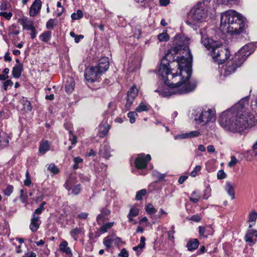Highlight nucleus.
<instances>
[{
    "instance_id": "nucleus-4",
    "label": "nucleus",
    "mask_w": 257,
    "mask_h": 257,
    "mask_svg": "<svg viewBox=\"0 0 257 257\" xmlns=\"http://www.w3.org/2000/svg\"><path fill=\"white\" fill-rule=\"evenodd\" d=\"M245 22L246 19L240 14L229 10L221 14L220 29L231 35L240 34L244 30Z\"/></svg>"
},
{
    "instance_id": "nucleus-24",
    "label": "nucleus",
    "mask_w": 257,
    "mask_h": 257,
    "mask_svg": "<svg viewBox=\"0 0 257 257\" xmlns=\"http://www.w3.org/2000/svg\"><path fill=\"white\" fill-rule=\"evenodd\" d=\"M59 250L68 255H72L71 250L70 248L68 246V242L66 240L62 241L60 244Z\"/></svg>"
},
{
    "instance_id": "nucleus-5",
    "label": "nucleus",
    "mask_w": 257,
    "mask_h": 257,
    "mask_svg": "<svg viewBox=\"0 0 257 257\" xmlns=\"http://www.w3.org/2000/svg\"><path fill=\"white\" fill-rule=\"evenodd\" d=\"M191 19L193 22L201 23L207 21L209 16V11L205 3L197 4L192 9Z\"/></svg>"
},
{
    "instance_id": "nucleus-22",
    "label": "nucleus",
    "mask_w": 257,
    "mask_h": 257,
    "mask_svg": "<svg viewBox=\"0 0 257 257\" xmlns=\"http://www.w3.org/2000/svg\"><path fill=\"white\" fill-rule=\"evenodd\" d=\"M110 129V126L107 123H104L99 125L98 127V132L99 133V137L103 138L106 135Z\"/></svg>"
},
{
    "instance_id": "nucleus-6",
    "label": "nucleus",
    "mask_w": 257,
    "mask_h": 257,
    "mask_svg": "<svg viewBox=\"0 0 257 257\" xmlns=\"http://www.w3.org/2000/svg\"><path fill=\"white\" fill-rule=\"evenodd\" d=\"M213 60L218 64H221L228 58L230 52L228 49L220 43L218 46L215 47L211 52Z\"/></svg>"
},
{
    "instance_id": "nucleus-30",
    "label": "nucleus",
    "mask_w": 257,
    "mask_h": 257,
    "mask_svg": "<svg viewBox=\"0 0 257 257\" xmlns=\"http://www.w3.org/2000/svg\"><path fill=\"white\" fill-rule=\"evenodd\" d=\"M257 218V213L254 211L250 212L248 216L249 227L251 228L254 224Z\"/></svg>"
},
{
    "instance_id": "nucleus-14",
    "label": "nucleus",
    "mask_w": 257,
    "mask_h": 257,
    "mask_svg": "<svg viewBox=\"0 0 257 257\" xmlns=\"http://www.w3.org/2000/svg\"><path fill=\"white\" fill-rule=\"evenodd\" d=\"M201 43L207 49H211V50L215 47L218 46L220 45V42L215 41L211 39H209L207 36H203L202 37Z\"/></svg>"
},
{
    "instance_id": "nucleus-51",
    "label": "nucleus",
    "mask_w": 257,
    "mask_h": 257,
    "mask_svg": "<svg viewBox=\"0 0 257 257\" xmlns=\"http://www.w3.org/2000/svg\"><path fill=\"white\" fill-rule=\"evenodd\" d=\"M23 105L25 109L28 111H31L32 110V106L30 102L27 100H25L23 101Z\"/></svg>"
},
{
    "instance_id": "nucleus-29",
    "label": "nucleus",
    "mask_w": 257,
    "mask_h": 257,
    "mask_svg": "<svg viewBox=\"0 0 257 257\" xmlns=\"http://www.w3.org/2000/svg\"><path fill=\"white\" fill-rule=\"evenodd\" d=\"M75 82L72 78H69L67 80L65 86V89L67 92L71 93L74 90L75 87Z\"/></svg>"
},
{
    "instance_id": "nucleus-45",
    "label": "nucleus",
    "mask_w": 257,
    "mask_h": 257,
    "mask_svg": "<svg viewBox=\"0 0 257 257\" xmlns=\"http://www.w3.org/2000/svg\"><path fill=\"white\" fill-rule=\"evenodd\" d=\"M147 194L146 189H142L137 192L136 195V199L137 200H141L142 197Z\"/></svg>"
},
{
    "instance_id": "nucleus-31",
    "label": "nucleus",
    "mask_w": 257,
    "mask_h": 257,
    "mask_svg": "<svg viewBox=\"0 0 257 257\" xmlns=\"http://www.w3.org/2000/svg\"><path fill=\"white\" fill-rule=\"evenodd\" d=\"M81 233H83V229L81 228H75L70 231V234L75 240L78 239L77 235Z\"/></svg>"
},
{
    "instance_id": "nucleus-63",
    "label": "nucleus",
    "mask_w": 257,
    "mask_h": 257,
    "mask_svg": "<svg viewBox=\"0 0 257 257\" xmlns=\"http://www.w3.org/2000/svg\"><path fill=\"white\" fill-rule=\"evenodd\" d=\"M200 135V132L198 131H192L189 133V138L196 137Z\"/></svg>"
},
{
    "instance_id": "nucleus-39",
    "label": "nucleus",
    "mask_w": 257,
    "mask_h": 257,
    "mask_svg": "<svg viewBox=\"0 0 257 257\" xmlns=\"http://www.w3.org/2000/svg\"><path fill=\"white\" fill-rule=\"evenodd\" d=\"M113 225V222H109L107 223H105L103 224L102 226H101L99 230L100 232L102 233H105L107 231V230L110 228Z\"/></svg>"
},
{
    "instance_id": "nucleus-16",
    "label": "nucleus",
    "mask_w": 257,
    "mask_h": 257,
    "mask_svg": "<svg viewBox=\"0 0 257 257\" xmlns=\"http://www.w3.org/2000/svg\"><path fill=\"white\" fill-rule=\"evenodd\" d=\"M42 7V2L41 0H35L29 10V15L30 17H35L40 11Z\"/></svg>"
},
{
    "instance_id": "nucleus-54",
    "label": "nucleus",
    "mask_w": 257,
    "mask_h": 257,
    "mask_svg": "<svg viewBox=\"0 0 257 257\" xmlns=\"http://www.w3.org/2000/svg\"><path fill=\"white\" fill-rule=\"evenodd\" d=\"M20 200L23 203H26L28 201V197L27 195H24V190H21L20 191Z\"/></svg>"
},
{
    "instance_id": "nucleus-49",
    "label": "nucleus",
    "mask_w": 257,
    "mask_h": 257,
    "mask_svg": "<svg viewBox=\"0 0 257 257\" xmlns=\"http://www.w3.org/2000/svg\"><path fill=\"white\" fill-rule=\"evenodd\" d=\"M226 177H227V175L223 170H220L217 172V178L218 179H219V180L223 179L226 178Z\"/></svg>"
},
{
    "instance_id": "nucleus-60",
    "label": "nucleus",
    "mask_w": 257,
    "mask_h": 257,
    "mask_svg": "<svg viewBox=\"0 0 257 257\" xmlns=\"http://www.w3.org/2000/svg\"><path fill=\"white\" fill-rule=\"evenodd\" d=\"M201 217L198 214H195L192 215L190 218V220H192L195 222H199L201 220Z\"/></svg>"
},
{
    "instance_id": "nucleus-55",
    "label": "nucleus",
    "mask_w": 257,
    "mask_h": 257,
    "mask_svg": "<svg viewBox=\"0 0 257 257\" xmlns=\"http://www.w3.org/2000/svg\"><path fill=\"white\" fill-rule=\"evenodd\" d=\"M13 85V82L11 80H8L4 83L3 88L6 91L8 89V87H12Z\"/></svg>"
},
{
    "instance_id": "nucleus-34",
    "label": "nucleus",
    "mask_w": 257,
    "mask_h": 257,
    "mask_svg": "<svg viewBox=\"0 0 257 257\" xmlns=\"http://www.w3.org/2000/svg\"><path fill=\"white\" fill-rule=\"evenodd\" d=\"M46 204V202L43 201L39 206V207L37 208L33 215H35V217H40L39 215L41 214L42 212L45 210L44 205Z\"/></svg>"
},
{
    "instance_id": "nucleus-12",
    "label": "nucleus",
    "mask_w": 257,
    "mask_h": 257,
    "mask_svg": "<svg viewBox=\"0 0 257 257\" xmlns=\"http://www.w3.org/2000/svg\"><path fill=\"white\" fill-rule=\"evenodd\" d=\"M151 157L148 154L145 156L144 154H140L135 160V166L137 169H142L145 168L149 161L151 160Z\"/></svg>"
},
{
    "instance_id": "nucleus-41",
    "label": "nucleus",
    "mask_w": 257,
    "mask_h": 257,
    "mask_svg": "<svg viewBox=\"0 0 257 257\" xmlns=\"http://www.w3.org/2000/svg\"><path fill=\"white\" fill-rule=\"evenodd\" d=\"M140 210L136 205L132 207L129 211L128 215L133 217L137 216L139 213Z\"/></svg>"
},
{
    "instance_id": "nucleus-43",
    "label": "nucleus",
    "mask_w": 257,
    "mask_h": 257,
    "mask_svg": "<svg viewBox=\"0 0 257 257\" xmlns=\"http://www.w3.org/2000/svg\"><path fill=\"white\" fill-rule=\"evenodd\" d=\"M48 170L53 174H57L59 172V169L54 164H51L48 167Z\"/></svg>"
},
{
    "instance_id": "nucleus-53",
    "label": "nucleus",
    "mask_w": 257,
    "mask_h": 257,
    "mask_svg": "<svg viewBox=\"0 0 257 257\" xmlns=\"http://www.w3.org/2000/svg\"><path fill=\"white\" fill-rule=\"evenodd\" d=\"M0 16L4 17L6 19L9 20L11 19L13 14L11 12H1Z\"/></svg>"
},
{
    "instance_id": "nucleus-47",
    "label": "nucleus",
    "mask_w": 257,
    "mask_h": 257,
    "mask_svg": "<svg viewBox=\"0 0 257 257\" xmlns=\"http://www.w3.org/2000/svg\"><path fill=\"white\" fill-rule=\"evenodd\" d=\"M201 166L198 165L196 166L193 169L192 171L190 173V176L192 177H195L197 174L201 170Z\"/></svg>"
},
{
    "instance_id": "nucleus-33",
    "label": "nucleus",
    "mask_w": 257,
    "mask_h": 257,
    "mask_svg": "<svg viewBox=\"0 0 257 257\" xmlns=\"http://www.w3.org/2000/svg\"><path fill=\"white\" fill-rule=\"evenodd\" d=\"M103 243L107 249H109L111 247L112 244L113 243L112 237L111 235H108L105 237L103 240Z\"/></svg>"
},
{
    "instance_id": "nucleus-32",
    "label": "nucleus",
    "mask_w": 257,
    "mask_h": 257,
    "mask_svg": "<svg viewBox=\"0 0 257 257\" xmlns=\"http://www.w3.org/2000/svg\"><path fill=\"white\" fill-rule=\"evenodd\" d=\"M150 106L146 103L141 102L139 106L136 108V111L137 112H141L143 111H147L149 110Z\"/></svg>"
},
{
    "instance_id": "nucleus-42",
    "label": "nucleus",
    "mask_w": 257,
    "mask_h": 257,
    "mask_svg": "<svg viewBox=\"0 0 257 257\" xmlns=\"http://www.w3.org/2000/svg\"><path fill=\"white\" fill-rule=\"evenodd\" d=\"M200 198V195L197 193L196 191H194L192 192L190 197V200L193 203H197L199 200Z\"/></svg>"
},
{
    "instance_id": "nucleus-58",
    "label": "nucleus",
    "mask_w": 257,
    "mask_h": 257,
    "mask_svg": "<svg viewBox=\"0 0 257 257\" xmlns=\"http://www.w3.org/2000/svg\"><path fill=\"white\" fill-rule=\"evenodd\" d=\"M153 175L154 176H156L158 178L159 180H163L164 179L165 177V174H160L157 171H154L153 172Z\"/></svg>"
},
{
    "instance_id": "nucleus-46",
    "label": "nucleus",
    "mask_w": 257,
    "mask_h": 257,
    "mask_svg": "<svg viewBox=\"0 0 257 257\" xmlns=\"http://www.w3.org/2000/svg\"><path fill=\"white\" fill-rule=\"evenodd\" d=\"M108 219L107 217L103 213H101L97 216V221L99 224H102L104 222Z\"/></svg>"
},
{
    "instance_id": "nucleus-36",
    "label": "nucleus",
    "mask_w": 257,
    "mask_h": 257,
    "mask_svg": "<svg viewBox=\"0 0 257 257\" xmlns=\"http://www.w3.org/2000/svg\"><path fill=\"white\" fill-rule=\"evenodd\" d=\"M145 237L142 236L140 239V243L137 246L133 247V250L135 251H138L139 249L141 250L144 248L145 246Z\"/></svg>"
},
{
    "instance_id": "nucleus-1",
    "label": "nucleus",
    "mask_w": 257,
    "mask_h": 257,
    "mask_svg": "<svg viewBox=\"0 0 257 257\" xmlns=\"http://www.w3.org/2000/svg\"><path fill=\"white\" fill-rule=\"evenodd\" d=\"M248 105V97H246L224 111L219 119L221 127L229 133L241 134L247 128L248 120L251 119L250 112L246 108Z\"/></svg>"
},
{
    "instance_id": "nucleus-61",
    "label": "nucleus",
    "mask_w": 257,
    "mask_h": 257,
    "mask_svg": "<svg viewBox=\"0 0 257 257\" xmlns=\"http://www.w3.org/2000/svg\"><path fill=\"white\" fill-rule=\"evenodd\" d=\"M237 163V159L234 156L231 157V161L228 163V165L229 167H232Z\"/></svg>"
},
{
    "instance_id": "nucleus-9",
    "label": "nucleus",
    "mask_w": 257,
    "mask_h": 257,
    "mask_svg": "<svg viewBox=\"0 0 257 257\" xmlns=\"http://www.w3.org/2000/svg\"><path fill=\"white\" fill-rule=\"evenodd\" d=\"M102 74L95 67H90L85 69L84 76L86 80L90 82L97 81Z\"/></svg>"
},
{
    "instance_id": "nucleus-57",
    "label": "nucleus",
    "mask_w": 257,
    "mask_h": 257,
    "mask_svg": "<svg viewBox=\"0 0 257 257\" xmlns=\"http://www.w3.org/2000/svg\"><path fill=\"white\" fill-rule=\"evenodd\" d=\"M55 21L54 19H50L46 23V27L47 29H52L54 25Z\"/></svg>"
},
{
    "instance_id": "nucleus-25",
    "label": "nucleus",
    "mask_w": 257,
    "mask_h": 257,
    "mask_svg": "<svg viewBox=\"0 0 257 257\" xmlns=\"http://www.w3.org/2000/svg\"><path fill=\"white\" fill-rule=\"evenodd\" d=\"M23 71V65L19 64L15 65L12 70V75L14 77L19 78L20 77Z\"/></svg>"
},
{
    "instance_id": "nucleus-15",
    "label": "nucleus",
    "mask_w": 257,
    "mask_h": 257,
    "mask_svg": "<svg viewBox=\"0 0 257 257\" xmlns=\"http://www.w3.org/2000/svg\"><path fill=\"white\" fill-rule=\"evenodd\" d=\"M109 66V63L108 58L106 57H103L101 58L98 64V65L95 67L100 71L102 74L108 69Z\"/></svg>"
},
{
    "instance_id": "nucleus-8",
    "label": "nucleus",
    "mask_w": 257,
    "mask_h": 257,
    "mask_svg": "<svg viewBox=\"0 0 257 257\" xmlns=\"http://www.w3.org/2000/svg\"><path fill=\"white\" fill-rule=\"evenodd\" d=\"M254 44L248 43L242 47L234 55L236 58H238L240 61V63H243L247 57L254 51Z\"/></svg>"
},
{
    "instance_id": "nucleus-35",
    "label": "nucleus",
    "mask_w": 257,
    "mask_h": 257,
    "mask_svg": "<svg viewBox=\"0 0 257 257\" xmlns=\"http://www.w3.org/2000/svg\"><path fill=\"white\" fill-rule=\"evenodd\" d=\"M51 37V33L50 31L45 32L40 36L41 40L44 42H47Z\"/></svg>"
},
{
    "instance_id": "nucleus-3",
    "label": "nucleus",
    "mask_w": 257,
    "mask_h": 257,
    "mask_svg": "<svg viewBox=\"0 0 257 257\" xmlns=\"http://www.w3.org/2000/svg\"><path fill=\"white\" fill-rule=\"evenodd\" d=\"M190 39L182 34L177 35L174 40L175 46L170 49L166 55V57H169L170 55H175L178 53H182L183 55L177 58L176 63L180 67H185L186 70L183 71V74L185 73L187 77L190 74L192 56L188 46Z\"/></svg>"
},
{
    "instance_id": "nucleus-2",
    "label": "nucleus",
    "mask_w": 257,
    "mask_h": 257,
    "mask_svg": "<svg viewBox=\"0 0 257 257\" xmlns=\"http://www.w3.org/2000/svg\"><path fill=\"white\" fill-rule=\"evenodd\" d=\"M176 64V61L175 62ZM169 63L166 58L162 60L159 69V73L162 76L165 84L170 87L171 93L182 94L191 92L195 90L197 83L194 80H190L192 74L191 70L189 76L187 77L183 71L186 70L185 67L181 68L179 65V73L174 68L169 67Z\"/></svg>"
},
{
    "instance_id": "nucleus-21",
    "label": "nucleus",
    "mask_w": 257,
    "mask_h": 257,
    "mask_svg": "<svg viewBox=\"0 0 257 257\" xmlns=\"http://www.w3.org/2000/svg\"><path fill=\"white\" fill-rule=\"evenodd\" d=\"M9 137L0 127V148L3 149L9 145Z\"/></svg>"
},
{
    "instance_id": "nucleus-52",
    "label": "nucleus",
    "mask_w": 257,
    "mask_h": 257,
    "mask_svg": "<svg viewBox=\"0 0 257 257\" xmlns=\"http://www.w3.org/2000/svg\"><path fill=\"white\" fill-rule=\"evenodd\" d=\"M175 233L174 227H171V230L168 232V239L171 241H173L174 239V234Z\"/></svg>"
},
{
    "instance_id": "nucleus-19",
    "label": "nucleus",
    "mask_w": 257,
    "mask_h": 257,
    "mask_svg": "<svg viewBox=\"0 0 257 257\" xmlns=\"http://www.w3.org/2000/svg\"><path fill=\"white\" fill-rule=\"evenodd\" d=\"M198 229L200 237L207 238L209 235L213 234L212 229L210 226H199Z\"/></svg>"
},
{
    "instance_id": "nucleus-40",
    "label": "nucleus",
    "mask_w": 257,
    "mask_h": 257,
    "mask_svg": "<svg viewBox=\"0 0 257 257\" xmlns=\"http://www.w3.org/2000/svg\"><path fill=\"white\" fill-rule=\"evenodd\" d=\"M83 16V14L81 10H78L77 11L76 13L72 14L71 17L73 20H77L82 18Z\"/></svg>"
},
{
    "instance_id": "nucleus-44",
    "label": "nucleus",
    "mask_w": 257,
    "mask_h": 257,
    "mask_svg": "<svg viewBox=\"0 0 257 257\" xmlns=\"http://www.w3.org/2000/svg\"><path fill=\"white\" fill-rule=\"evenodd\" d=\"M138 115L136 111H131L127 113V116L130 118V122L134 123L136 121V116Z\"/></svg>"
},
{
    "instance_id": "nucleus-11",
    "label": "nucleus",
    "mask_w": 257,
    "mask_h": 257,
    "mask_svg": "<svg viewBox=\"0 0 257 257\" xmlns=\"http://www.w3.org/2000/svg\"><path fill=\"white\" fill-rule=\"evenodd\" d=\"M75 180L74 178L69 179L65 183V188L71 193L74 195H78L81 191L80 184H75Z\"/></svg>"
},
{
    "instance_id": "nucleus-7",
    "label": "nucleus",
    "mask_w": 257,
    "mask_h": 257,
    "mask_svg": "<svg viewBox=\"0 0 257 257\" xmlns=\"http://www.w3.org/2000/svg\"><path fill=\"white\" fill-rule=\"evenodd\" d=\"M240 62V61L234 55L231 59L227 61L226 65L221 70V75L226 77L234 73L236 69L242 65V63Z\"/></svg>"
},
{
    "instance_id": "nucleus-20",
    "label": "nucleus",
    "mask_w": 257,
    "mask_h": 257,
    "mask_svg": "<svg viewBox=\"0 0 257 257\" xmlns=\"http://www.w3.org/2000/svg\"><path fill=\"white\" fill-rule=\"evenodd\" d=\"M257 231L253 229H250L245 236V239L246 242L254 243L256 241Z\"/></svg>"
},
{
    "instance_id": "nucleus-50",
    "label": "nucleus",
    "mask_w": 257,
    "mask_h": 257,
    "mask_svg": "<svg viewBox=\"0 0 257 257\" xmlns=\"http://www.w3.org/2000/svg\"><path fill=\"white\" fill-rule=\"evenodd\" d=\"M24 183L25 185L27 186L30 185L32 183L28 170L26 172V179L24 180Z\"/></svg>"
},
{
    "instance_id": "nucleus-17",
    "label": "nucleus",
    "mask_w": 257,
    "mask_h": 257,
    "mask_svg": "<svg viewBox=\"0 0 257 257\" xmlns=\"http://www.w3.org/2000/svg\"><path fill=\"white\" fill-rule=\"evenodd\" d=\"M111 149L109 145L104 143L101 145L99 154L103 158L108 159L110 156Z\"/></svg>"
},
{
    "instance_id": "nucleus-38",
    "label": "nucleus",
    "mask_w": 257,
    "mask_h": 257,
    "mask_svg": "<svg viewBox=\"0 0 257 257\" xmlns=\"http://www.w3.org/2000/svg\"><path fill=\"white\" fill-rule=\"evenodd\" d=\"M160 42H166L169 40V36L166 32H163L158 36Z\"/></svg>"
},
{
    "instance_id": "nucleus-37",
    "label": "nucleus",
    "mask_w": 257,
    "mask_h": 257,
    "mask_svg": "<svg viewBox=\"0 0 257 257\" xmlns=\"http://www.w3.org/2000/svg\"><path fill=\"white\" fill-rule=\"evenodd\" d=\"M146 212L150 214H155L157 210L154 208V206L151 203L148 204L145 207Z\"/></svg>"
},
{
    "instance_id": "nucleus-28",
    "label": "nucleus",
    "mask_w": 257,
    "mask_h": 257,
    "mask_svg": "<svg viewBox=\"0 0 257 257\" xmlns=\"http://www.w3.org/2000/svg\"><path fill=\"white\" fill-rule=\"evenodd\" d=\"M199 241L197 238L190 240L187 244V247L189 250H194L197 248L199 245Z\"/></svg>"
},
{
    "instance_id": "nucleus-62",
    "label": "nucleus",
    "mask_w": 257,
    "mask_h": 257,
    "mask_svg": "<svg viewBox=\"0 0 257 257\" xmlns=\"http://www.w3.org/2000/svg\"><path fill=\"white\" fill-rule=\"evenodd\" d=\"M111 237H112L113 243L116 245H119V244L121 242L120 238L116 236H114V235L111 236Z\"/></svg>"
},
{
    "instance_id": "nucleus-23",
    "label": "nucleus",
    "mask_w": 257,
    "mask_h": 257,
    "mask_svg": "<svg viewBox=\"0 0 257 257\" xmlns=\"http://www.w3.org/2000/svg\"><path fill=\"white\" fill-rule=\"evenodd\" d=\"M21 24L24 29L29 30H34V27L33 21L29 20L28 18H23L21 20Z\"/></svg>"
},
{
    "instance_id": "nucleus-27",
    "label": "nucleus",
    "mask_w": 257,
    "mask_h": 257,
    "mask_svg": "<svg viewBox=\"0 0 257 257\" xmlns=\"http://www.w3.org/2000/svg\"><path fill=\"white\" fill-rule=\"evenodd\" d=\"M50 146L47 141H42L40 144L39 151L42 155L45 154L49 150Z\"/></svg>"
},
{
    "instance_id": "nucleus-13",
    "label": "nucleus",
    "mask_w": 257,
    "mask_h": 257,
    "mask_svg": "<svg viewBox=\"0 0 257 257\" xmlns=\"http://www.w3.org/2000/svg\"><path fill=\"white\" fill-rule=\"evenodd\" d=\"M138 94V89L135 85L133 86L130 88L129 91H128L126 97V102L125 104V107H126L127 109H130L131 106L134 102V99L137 96Z\"/></svg>"
},
{
    "instance_id": "nucleus-64",
    "label": "nucleus",
    "mask_w": 257,
    "mask_h": 257,
    "mask_svg": "<svg viewBox=\"0 0 257 257\" xmlns=\"http://www.w3.org/2000/svg\"><path fill=\"white\" fill-rule=\"evenodd\" d=\"M88 214L86 212H81L78 215V217L82 219H85L87 218Z\"/></svg>"
},
{
    "instance_id": "nucleus-18",
    "label": "nucleus",
    "mask_w": 257,
    "mask_h": 257,
    "mask_svg": "<svg viewBox=\"0 0 257 257\" xmlns=\"http://www.w3.org/2000/svg\"><path fill=\"white\" fill-rule=\"evenodd\" d=\"M41 223L40 217H35V215H32L29 228L32 232H35L39 229Z\"/></svg>"
},
{
    "instance_id": "nucleus-10",
    "label": "nucleus",
    "mask_w": 257,
    "mask_h": 257,
    "mask_svg": "<svg viewBox=\"0 0 257 257\" xmlns=\"http://www.w3.org/2000/svg\"><path fill=\"white\" fill-rule=\"evenodd\" d=\"M215 113L211 109H208L207 110H203L198 115L195 117V120H198L199 122L207 123L208 122L215 120Z\"/></svg>"
},
{
    "instance_id": "nucleus-48",
    "label": "nucleus",
    "mask_w": 257,
    "mask_h": 257,
    "mask_svg": "<svg viewBox=\"0 0 257 257\" xmlns=\"http://www.w3.org/2000/svg\"><path fill=\"white\" fill-rule=\"evenodd\" d=\"M14 187L12 185H8L6 189L4 190V193L6 196H10L13 192Z\"/></svg>"
},
{
    "instance_id": "nucleus-26",
    "label": "nucleus",
    "mask_w": 257,
    "mask_h": 257,
    "mask_svg": "<svg viewBox=\"0 0 257 257\" xmlns=\"http://www.w3.org/2000/svg\"><path fill=\"white\" fill-rule=\"evenodd\" d=\"M225 190L227 193L228 195L231 197V199L232 200L234 199L235 198L234 187L230 182H226Z\"/></svg>"
},
{
    "instance_id": "nucleus-56",
    "label": "nucleus",
    "mask_w": 257,
    "mask_h": 257,
    "mask_svg": "<svg viewBox=\"0 0 257 257\" xmlns=\"http://www.w3.org/2000/svg\"><path fill=\"white\" fill-rule=\"evenodd\" d=\"M236 1V0H217V1L220 4L226 6L231 5L232 3Z\"/></svg>"
},
{
    "instance_id": "nucleus-59",
    "label": "nucleus",
    "mask_w": 257,
    "mask_h": 257,
    "mask_svg": "<svg viewBox=\"0 0 257 257\" xmlns=\"http://www.w3.org/2000/svg\"><path fill=\"white\" fill-rule=\"evenodd\" d=\"M118 256L120 257H128V251L125 248L121 249L120 252L118 253Z\"/></svg>"
}]
</instances>
